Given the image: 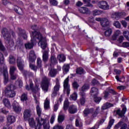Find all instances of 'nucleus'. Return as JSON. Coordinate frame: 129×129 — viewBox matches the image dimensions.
Wrapping results in <instances>:
<instances>
[{"mask_svg":"<svg viewBox=\"0 0 129 129\" xmlns=\"http://www.w3.org/2000/svg\"><path fill=\"white\" fill-rule=\"evenodd\" d=\"M37 64L38 67H42V60H41V58H37Z\"/></svg>","mask_w":129,"mask_h":129,"instance_id":"53","label":"nucleus"},{"mask_svg":"<svg viewBox=\"0 0 129 129\" xmlns=\"http://www.w3.org/2000/svg\"><path fill=\"white\" fill-rule=\"evenodd\" d=\"M5 63V58H4V54L0 52V64L4 65Z\"/></svg>","mask_w":129,"mask_h":129,"instance_id":"39","label":"nucleus"},{"mask_svg":"<svg viewBox=\"0 0 129 129\" xmlns=\"http://www.w3.org/2000/svg\"><path fill=\"white\" fill-rule=\"evenodd\" d=\"M69 111L70 113H75L77 111V107L76 106H70L69 108Z\"/></svg>","mask_w":129,"mask_h":129,"instance_id":"25","label":"nucleus"},{"mask_svg":"<svg viewBox=\"0 0 129 129\" xmlns=\"http://www.w3.org/2000/svg\"><path fill=\"white\" fill-rule=\"evenodd\" d=\"M42 57H43V61H44V62H46V61L48 60V51H43Z\"/></svg>","mask_w":129,"mask_h":129,"instance_id":"33","label":"nucleus"},{"mask_svg":"<svg viewBox=\"0 0 129 129\" xmlns=\"http://www.w3.org/2000/svg\"><path fill=\"white\" fill-rule=\"evenodd\" d=\"M69 106V102H68V99H66L64 102L63 104V109L66 111L68 109V107Z\"/></svg>","mask_w":129,"mask_h":129,"instance_id":"35","label":"nucleus"},{"mask_svg":"<svg viewBox=\"0 0 129 129\" xmlns=\"http://www.w3.org/2000/svg\"><path fill=\"white\" fill-rule=\"evenodd\" d=\"M16 89V87L11 85L8 86L5 90V94L8 97H14L16 95V93L14 90Z\"/></svg>","mask_w":129,"mask_h":129,"instance_id":"6","label":"nucleus"},{"mask_svg":"<svg viewBox=\"0 0 129 129\" xmlns=\"http://www.w3.org/2000/svg\"><path fill=\"white\" fill-rule=\"evenodd\" d=\"M9 62L11 64H14L16 63V59L13 55H10L9 57Z\"/></svg>","mask_w":129,"mask_h":129,"instance_id":"41","label":"nucleus"},{"mask_svg":"<svg viewBox=\"0 0 129 129\" xmlns=\"http://www.w3.org/2000/svg\"><path fill=\"white\" fill-rule=\"evenodd\" d=\"M0 50L1 51H5V46L3 45V42H2V40L0 39Z\"/></svg>","mask_w":129,"mask_h":129,"instance_id":"58","label":"nucleus"},{"mask_svg":"<svg viewBox=\"0 0 129 129\" xmlns=\"http://www.w3.org/2000/svg\"><path fill=\"white\" fill-rule=\"evenodd\" d=\"M55 82L56 84L53 88V91L57 92L60 89V83H59V80L57 79H56Z\"/></svg>","mask_w":129,"mask_h":129,"instance_id":"31","label":"nucleus"},{"mask_svg":"<svg viewBox=\"0 0 129 129\" xmlns=\"http://www.w3.org/2000/svg\"><path fill=\"white\" fill-rule=\"evenodd\" d=\"M13 110H14V111L17 113H19V112L22 111V107H21L20 104H19V103L16 101H14L13 103Z\"/></svg>","mask_w":129,"mask_h":129,"instance_id":"11","label":"nucleus"},{"mask_svg":"<svg viewBox=\"0 0 129 129\" xmlns=\"http://www.w3.org/2000/svg\"><path fill=\"white\" fill-rule=\"evenodd\" d=\"M124 40V37L122 35L120 36L118 39L119 43H122V41Z\"/></svg>","mask_w":129,"mask_h":129,"instance_id":"56","label":"nucleus"},{"mask_svg":"<svg viewBox=\"0 0 129 129\" xmlns=\"http://www.w3.org/2000/svg\"><path fill=\"white\" fill-rule=\"evenodd\" d=\"M121 24H122L123 27H124V28H126V26H127L126 22H125V21L122 20V21H121Z\"/></svg>","mask_w":129,"mask_h":129,"instance_id":"61","label":"nucleus"},{"mask_svg":"<svg viewBox=\"0 0 129 129\" xmlns=\"http://www.w3.org/2000/svg\"><path fill=\"white\" fill-rule=\"evenodd\" d=\"M28 58L29 60V67L34 71H37V67H36L34 64H31L32 62H33L35 61V59H36V55H35V52L32 50L29 52V56Z\"/></svg>","mask_w":129,"mask_h":129,"instance_id":"5","label":"nucleus"},{"mask_svg":"<svg viewBox=\"0 0 129 129\" xmlns=\"http://www.w3.org/2000/svg\"><path fill=\"white\" fill-rule=\"evenodd\" d=\"M24 60H23L21 57H18L17 59V66L20 71H22L24 75H27L28 72L27 71H24Z\"/></svg>","mask_w":129,"mask_h":129,"instance_id":"8","label":"nucleus"},{"mask_svg":"<svg viewBox=\"0 0 129 129\" xmlns=\"http://www.w3.org/2000/svg\"><path fill=\"white\" fill-rule=\"evenodd\" d=\"M50 3L53 6H57L58 2L56 0H50Z\"/></svg>","mask_w":129,"mask_h":129,"instance_id":"55","label":"nucleus"},{"mask_svg":"<svg viewBox=\"0 0 129 129\" xmlns=\"http://www.w3.org/2000/svg\"><path fill=\"white\" fill-rule=\"evenodd\" d=\"M0 112L4 114H7V113H9V111L7 110L6 108H2L0 109Z\"/></svg>","mask_w":129,"mask_h":129,"instance_id":"52","label":"nucleus"},{"mask_svg":"<svg viewBox=\"0 0 129 129\" xmlns=\"http://www.w3.org/2000/svg\"><path fill=\"white\" fill-rule=\"evenodd\" d=\"M2 33L5 40L7 41L8 45H9L10 47H13L15 44V42H14L13 39H11V35L10 33H9V32H8V29L6 28H4L2 30Z\"/></svg>","mask_w":129,"mask_h":129,"instance_id":"3","label":"nucleus"},{"mask_svg":"<svg viewBox=\"0 0 129 129\" xmlns=\"http://www.w3.org/2000/svg\"><path fill=\"white\" fill-rule=\"evenodd\" d=\"M17 70V68L15 66L10 67V73L11 75V78L13 80H15L17 78V75L15 74V71Z\"/></svg>","mask_w":129,"mask_h":129,"instance_id":"12","label":"nucleus"},{"mask_svg":"<svg viewBox=\"0 0 129 129\" xmlns=\"http://www.w3.org/2000/svg\"><path fill=\"white\" fill-rule=\"evenodd\" d=\"M31 43L28 42L25 45L26 49H32V48L34 47V45H35L38 41V45L40 46L41 48L43 50L46 49L47 47V42L40 32H37L36 31L32 32V34H31Z\"/></svg>","mask_w":129,"mask_h":129,"instance_id":"1","label":"nucleus"},{"mask_svg":"<svg viewBox=\"0 0 129 129\" xmlns=\"http://www.w3.org/2000/svg\"><path fill=\"white\" fill-rule=\"evenodd\" d=\"M119 35H121V31H120V30H117L114 32V37H115V38H116V37H118Z\"/></svg>","mask_w":129,"mask_h":129,"instance_id":"47","label":"nucleus"},{"mask_svg":"<svg viewBox=\"0 0 129 129\" xmlns=\"http://www.w3.org/2000/svg\"><path fill=\"white\" fill-rule=\"evenodd\" d=\"M76 125L78 127H81L83 125L82 123V120L80 117H78L76 119Z\"/></svg>","mask_w":129,"mask_h":129,"instance_id":"26","label":"nucleus"},{"mask_svg":"<svg viewBox=\"0 0 129 129\" xmlns=\"http://www.w3.org/2000/svg\"><path fill=\"white\" fill-rule=\"evenodd\" d=\"M57 59H58L60 62H64L66 59V57L63 54H60L57 56Z\"/></svg>","mask_w":129,"mask_h":129,"instance_id":"34","label":"nucleus"},{"mask_svg":"<svg viewBox=\"0 0 129 129\" xmlns=\"http://www.w3.org/2000/svg\"><path fill=\"white\" fill-rule=\"evenodd\" d=\"M23 115L25 120H28L31 116V111L29 109L25 110L24 112Z\"/></svg>","mask_w":129,"mask_h":129,"instance_id":"16","label":"nucleus"},{"mask_svg":"<svg viewBox=\"0 0 129 129\" xmlns=\"http://www.w3.org/2000/svg\"><path fill=\"white\" fill-rule=\"evenodd\" d=\"M27 99H28V96H27V94H23L21 97V101H26Z\"/></svg>","mask_w":129,"mask_h":129,"instance_id":"48","label":"nucleus"},{"mask_svg":"<svg viewBox=\"0 0 129 129\" xmlns=\"http://www.w3.org/2000/svg\"><path fill=\"white\" fill-rule=\"evenodd\" d=\"M98 127H99V125L96 124L94 126L91 128H89L88 129H97Z\"/></svg>","mask_w":129,"mask_h":129,"instance_id":"64","label":"nucleus"},{"mask_svg":"<svg viewBox=\"0 0 129 129\" xmlns=\"http://www.w3.org/2000/svg\"><path fill=\"white\" fill-rule=\"evenodd\" d=\"M26 88L27 90H32V91L34 92L33 96L35 98V102L37 104H39V101H38V98L40 97V93H39V92H37L36 95V94H35V90H37V91H39V90H40V88H39L38 86H36V87L35 88V89H34L33 88V83H30V87H29V85H26Z\"/></svg>","mask_w":129,"mask_h":129,"instance_id":"4","label":"nucleus"},{"mask_svg":"<svg viewBox=\"0 0 129 129\" xmlns=\"http://www.w3.org/2000/svg\"><path fill=\"white\" fill-rule=\"evenodd\" d=\"M18 35L19 37H23L24 39H27V34H26V31L23 29L20 30Z\"/></svg>","mask_w":129,"mask_h":129,"instance_id":"29","label":"nucleus"},{"mask_svg":"<svg viewBox=\"0 0 129 129\" xmlns=\"http://www.w3.org/2000/svg\"><path fill=\"white\" fill-rule=\"evenodd\" d=\"M63 72H68L69 71V64H64L62 68Z\"/></svg>","mask_w":129,"mask_h":129,"instance_id":"46","label":"nucleus"},{"mask_svg":"<svg viewBox=\"0 0 129 129\" xmlns=\"http://www.w3.org/2000/svg\"><path fill=\"white\" fill-rule=\"evenodd\" d=\"M71 99L72 100H76L77 99V94L76 93H74L71 95Z\"/></svg>","mask_w":129,"mask_h":129,"instance_id":"50","label":"nucleus"},{"mask_svg":"<svg viewBox=\"0 0 129 129\" xmlns=\"http://www.w3.org/2000/svg\"><path fill=\"white\" fill-rule=\"evenodd\" d=\"M36 110L38 116H41V114L42 113V109L41 108V107H40V106L39 105H37L36 106Z\"/></svg>","mask_w":129,"mask_h":129,"instance_id":"37","label":"nucleus"},{"mask_svg":"<svg viewBox=\"0 0 129 129\" xmlns=\"http://www.w3.org/2000/svg\"><path fill=\"white\" fill-rule=\"evenodd\" d=\"M16 121V118L13 115H9L7 117V122L8 124H12Z\"/></svg>","mask_w":129,"mask_h":129,"instance_id":"20","label":"nucleus"},{"mask_svg":"<svg viewBox=\"0 0 129 129\" xmlns=\"http://www.w3.org/2000/svg\"><path fill=\"white\" fill-rule=\"evenodd\" d=\"M123 35L125 39L129 41V32L128 31H124L123 32Z\"/></svg>","mask_w":129,"mask_h":129,"instance_id":"38","label":"nucleus"},{"mask_svg":"<svg viewBox=\"0 0 129 129\" xmlns=\"http://www.w3.org/2000/svg\"><path fill=\"white\" fill-rule=\"evenodd\" d=\"M79 11L81 14H88L89 13L88 8L86 7H81L79 8Z\"/></svg>","mask_w":129,"mask_h":129,"instance_id":"24","label":"nucleus"},{"mask_svg":"<svg viewBox=\"0 0 129 129\" xmlns=\"http://www.w3.org/2000/svg\"><path fill=\"white\" fill-rule=\"evenodd\" d=\"M66 129H74V127L71 124H69L67 125Z\"/></svg>","mask_w":129,"mask_h":129,"instance_id":"62","label":"nucleus"},{"mask_svg":"<svg viewBox=\"0 0 129 129\" xmlns=\"http://www.w3.org/2000/svg\"><path fill=\"white\" fill-rule=\"evenodd\" d=\"M73 87L75 89H77V88L79 87V85L77 82H74V83H73Z\"/></svg>","mask_w":129,"mask_h":129,"instance_id":"54","label":"nucleus"},{"mask_svg":"<svg viewBox=\"0 0 129 129\" xmlns=\"http://www.w3.org/2000/svg\"><path fill=\"white\" fill-rule=\"evenodd\" d=\"M94 111L93 108L91 109H86L84 111V114L85 116H87L89 113H92V112Z\"/></svg>","mask_w":129,"mask_h":129,"instance_id":"32","label":"nucleus"},{"mask_svg":"<svg viewBox=\"0 0 129 129\" xmlns=\"http://www.w3.org/2000/svg\"><path fill=\"white\" fill-rule=\"evenodd\" d=\"M44 109H49L50 108V99L46 98L44 103Z\"/></svg>","mask_w":129,"mask_h":129,"instance_id":"23","label":"nucleus"},{"mask_svg":"<svg viewBox=\"0 0 129 129\" xmlns=\"http://www.w3.org/2000/svg\"><path fill=\"white\" fill-rule=\"evenodd\" d=\"M64 95H62L59 98L58 102H57V103H56L53 107V110L54 111H57V110H58V108H59V102H61L62 100H63V99L64 98Z\"/></svg>","mask_w":129,"mask_h":129,"instance_id":"17","label":"nucleus"},{"mask_svg":"<svg viewBox=\"0 0 129 129\" xmlns=\"http://www.w3.org/2000/svg\"><path fill=\"white\" fill-rule=\"evenodd\" d=\"M88 89H89V86L87 84H85L82 87V90L81 92H82V93H84V91H86V90H88Z\"/></svg>","mask_w":129,"mask_h":129,"instance_id":"36","label":"nucleus"},{"mask_svg":"<svg viewBox=\"0 0 129 129\" xmlns=\"http://www.w3.org/2000/svg\"><path fill=\"white\" fill-rule=\"evenodd\" d=\"M121 106L123 107L122 111H120V109H118L116 112L117 114H118L119 116L121 117L124 115V113H125V111H126V107H125L123 104H122Z\"/></svg>","mask_w":129,"mask_h":129,"instance_id":"14","label":"nucleus"},{"mask_svg":"<svg viewBox=\"0 0 129 129\" xmlns=\"http://www.w3.org/2000/svg\"><path fill=\"white\" fill-rule=\"evenodd\" d=\"M3 76L4 77V83L7 84L9 82V73H8V70L5 69L3 72Z\"/></svg>","mask_w":129,"mask_h":129,"instance_id":"19","label":"nucleus"},{"mask_svg":"<svg viewBox=\"0 0 129 129\" xmlns=\"http://www.w3.org/2000/svg\"><path fill=\"white\" fill-rule=\"evenodd\" d=\"M120 126H121L120 129H126V125L125 124H123L122 121H120L116 125H115L114 128L119 129Z\"/></svg>","mask_w":129,"mask_h":129,"instance_id":"21","label":"nucleus"},{"mask_svg":"<svg viewBox=\"0 0 129 129\" xmlns=\"http://www.w3.org/2000/svg\"><path fill=\"white\" fill-rule=\"evenodd\" d=\"M100 14V12L98 10H95L93 11V16H98V15Z\"/></svg>","mask_w":129,"mask_h":129,"instance_id":"57","label":"nucleus"},{"mask_svg":"<svg viewBox=\"0 0 129 129\" xmlns=\"http://www.w3.org/2000/svg\"><path fill=\"white\" fill-rule=\"evenodd\" d=\"M53 129H64L63 126L56 125L53 127Z\"/></svg>","mask_w":129,"mask_h":129,"instance_id":"59","label":"nucleus"},{"mask_svg":"<svg viewBox=\"0 0 129 129\" xmlns=\"http://www.w3.org/2000/svg\"><path fill=\"white\" fill-rule=\"evenodd\" d=\"M98 6L100 9H102L103 10H109V6L107 4V3L105 1H101L99 2Z\"/></svg>","mask_w":129,"mask_h":129,"instance_id":"13","label":"nucleus"},{"mask_svg":"<svg viewBox=\"0 0 129 129\" xmlns=\"http://www.w3.org/2000/svg\"><path fill=\"white\" fill-rule=\"evenodd\" d=\"M56 118V115L55 114H52L50 118V123L53 124L54 123V121H55V119Z\"/></svg>","mask_w":129,"mask_h":129,"instance_id":"49","label":"nucleus"},{"mask_svg":"<svg viewBox=\"0 0 129 129\" xmlns=\"http://www.w3.org/2000/svg\"><path fill=\"white\" fill-rule=\"evenodd\" d=\"M63 87L64 90H67V95L70 94V85H69V77L67 78L63 82Z\"/></svg>","mask_w":129,"mask_h":129,"instance_id":"10","label":"nucleus"},{"mask_svg":"<svg viewBox=\"0 0 129 129\" xmlns=\"http://www.w3.org/2000/svg\"><path fill=\"white\" fill-rule=\"evenodd\" d=\"M114 123V119H110L109 122V125H108L107 129H110L111 126H112V125Z\"/></svg>","mask_w":129,"mask_h":129,"instance_id":"43","label":"nucleus"},{"mask_svg":"<svg viewBox=\"0 0 129 129\" xmlns=\"http://www.w3.org/2000/svg\"><path fill=\"white\" fill-rule=\"evenodd\" d=\"M64 119H65V117H64V115H59L58 117V122H62V121H63Z\"/></svg>","mask_w":129,"mask_h":129,"instance_id":"44","label":"nucleus"},{"mask_svg":"<svg viewBox=\"0 0 129 129\" xmlns=\"http://www.w3.org/2000/svg\"><path fill=\"white\" fill-rule=\"evenodd\" d=\"M113 26H114L115 28H117V29H120L121 27V25L118 21H115L113 23Z\"/></svg>","mask_w":129,"mask_h":129,"instance_id":"42","label":"nucleus"},{"mask_svg":"<svg viewBox=\"0 0 129 129\" xmlns=\"http://www.w3.org/2000/svg\"><path fill=\"white\" fill-rule=\"evenodd\" d=\"M91 0H83V2L86 5L87 7H90V8H92L93 6L90 4V2Z\"/></svg>","mask_w":129,"mask_h":129,"instance_id":"40","label":"nucleus"},{"mask_svg":"<svg viewBox=\"0 0 129 129\" xmlns=\"http://www.w3.org/2000/svg\"><path fill=\"white\" fill-rule=\"evenodd\" d=\"M57 70L51 69L49 71L48 76L50 77H55V76H56V74H57Z\"/></svg>","mask_w":129,"mask_h":129,"instance_id":"28","label":"nucleus"},{"mask_svg":"<svg viewBox=\"0 0 129 129\" xmlns=\"http://www.w3.org/2000/svg\"><path fill=\"white\" fill-rule=\"evenodd\" d=\"M51 63L53 64V65H55V64H57V60L56 59V57H55L54 56H52L51 57Z\"/></svg>","mask_w":129,"mask_h":129,"instance_id":"45","label":"nucleus"},{"mask_svg":"<svg viewBox=\"0 0 129 129\" xmlns=\"http://www.w3.org/2000/svg\"><path fill=\"white\" fill-rule=\"evenodd\" d=\"M28 121L31 127H35V129H41L42 125H43L44 129H50L48 118L44 119L41 116H38L36 118L35 122L33 118H29Z\"/></svg>","mask_w":129,"mask_h":129,"instance_id":"2","label":"nucleus"},{"mask_svg":"<svg viewBox=\"0 0 129 129\" xmlns=\"http://www.w3.org/2000/svg\"><path fill=\"white\" fill-rule=\"evenodd\" d=\"M104 30H105L104 32V35L106 37H109L111 34H112V29L109 28V27H107L104 28Z\"/></svg>","mask_w":129,"mask_h":129,"instance_id":"18","label":"nucleus"},{"mask_svg":"<svg viewBox=\"0 0 129 129\" xmlns=\"http://www.w3.org/2000/svg\"><path fill=\"white\" fill-rule=\"evenodd\" d=\"M57 92L53 91L52 92V94H51L52 97H55L56 96V95H57Z\"/></svg>","mask_w":129,"mask_h":129,"instance_id":"63","label":"nucleus"},{"mask_svg":"<svg viewBox=\"0 0 129 129\" xmlns=\"http://www.w3.org/2000/svg\"><path fill=\"white\" fill-rule=\"evenodd\" d=\"M48 87L49 80L47 78V77H45L41 85L42 89L44 92H47L48 90Z\"/></svg>","mask_w":129,"mask_h":129,"instance_id":"9","label":"nucleus"},{"mask_svg":"<svg viewBox=\"0 0 129 129\" xmlns=\"http://www.w3.org/2000/svg\"><path fill=\"white\" fill-rule=\"evenodd\" d=\"M90 94L91 96L94 98V100L96 103H99L101 100V97H97V95L98 94V90L96 88H92L91 90Z\"/></svg>","mask_w":129,"mask_h":129,"instance_id":"7","label":"nucleus"},{"mask_svg":"<svg viewBox=\"0 0 129 129\" xmlns=\"http://www.w3.org/2000/svg\"><path fill=\"white\" fill-rule=\"evenodd\" d=\"M76 72L77 74H83L84 72L83 71V69L80 68L77 69Z\"/></svg>","mask_w":129,"mask_h":129,"instance_id":"51","label":"nucleus"},{"mask_svg":"<svg viewBox=\"0 0 129 129\" xmlns=\"http://www.w3.org/2000/svg\"><path fill=\"white\" fill-rule=\"evenodd\" d=\"M112 106H113V104L110 103H106L102 106V109H103V110H104L105 109H108V108H109L110 107H112Z\"/></svg>","mask_w":129,"mask_h":129,"instance_id":"30","label":"nucleus"},{"mask_svg":"<svg viewBox=\"0 0 129 129\" xmlns=\"http://www.w3.org/2000/svg\"><path fill=\"white\" fill-rule=\"evenodd\" d=\"M3 101L5 106L7 107L9 109H11V108H12V105H11V103L8 99H4Z\"/></svg>","mask_w":129,"mask_h":129,"instance_id":"22","label":"nucleus"},{"mask_svg":"<svg viewBox=\"0 0 129 129\" xmlns=\"http://www.w3.org/2000/svg\"><path fill=\"white\" fill-rule=\"evenodd\" d=\"M122 46L124 47V48H126L127 47H129V42H123L122 43Z\"/></svg>","mask_w":129,"mask_h":129,"instance_id":"60","label":"nucleus"},{"mask_svg":"<svg viewBox=\"0 0 129 129\" xmlns=\"http://www.w3.org/2000/svg\"><path fill=\"white\" fill-rule=\"evenodd\" d=\"M100 23L101 25L103 28V29H105V28H107V27H109L108 26V25H109V21H108L107 19L102 18V20Z\"/></svg>","mask_w":129,"mask_h":129,"instance_id":"15","label":"nucleus"},{"mask_svg":"<svg viewBox=\"0 0 129 129\" xmlns=\"http://www.w3.org/2000/svg\"><path fill=\"white\" fill-rule=\"evenodd\" d=\"M80 95L82 97L80 98V102L82 105L85 103V93L80 92Z\"/></svg>","mask_w":129,"mask_h":129,"instance_id":"27","label":"nucleus"}]
</instances>
